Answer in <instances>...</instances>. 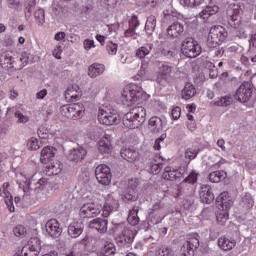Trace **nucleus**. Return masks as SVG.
<instances>
[{
    "mask_svg": "<svg viewBox=\"0 0 256 256\" xmlns=\"http://www.w3.org/2000/svg\"><path fill=\"white\" fill-rule=\"evenodd\" d=\"M122 199L124 201H135V191L130 190L129 192H126L125 194H123Z\"/></svg>",
    "mask_w": 256,
    "mask_h": 256,
    "instance_id": "61",
    "label": "nucleus"
},
{
    "mask_svg": "<svg viewBox=\"0 0 256 256\" xmlns=\"http://www.w3.org/2000/svg\"><path fill=\"white\" fill-rule=\"evenodd\" d=\"M172 73L173 66L168 64H161L158 68V71L156 72V83L162 85L163 87H165V85H169V83H171V79H173L171 76Z\"/></svg>",
    "mask_w": 256,
    "mask_h": 256,
    "instance_id": "7",
    "label": "nucleus"
},
{
    "mask_svg": "<svg viewBox=\"0 0 256 256\" xmlns=\"http://www.w3.org/2000/svg\"><path fill=\"white\" fill-rule=\"evenodd\" d=\"M161 169H163V164L150 163L149 171L153 175H159V173H161Z\"/></svg>",
    "mask_w": 256,
    "mask_h": 256,
    "instance_id": "52",
    "label": "nucleus"
},
{
    "mask_svg": "<svg viewBox=\"0 0 256 256\" xmlns=\"http://www.w3.org/2000/svg\"><path fill=\"white\" fill-rule=\"evenodd\" d=\"M14 117L18 119V123H27L29 121V117L23 115L19 110L15 112Z\"/></svg>",
    "mask_w": 256,
    "mask_h": 256,
    "instance_id": "57",
    "label": "nucleus"
},
{
    "mask_svg": "<svg viewBox=\"0 0 256 256\" xmlns=\"http://www.w3.org/2000/svg\"><path fill=\"white\" fill-rule=\"evenodd\" d=\"M118 239L120 243H131L135 239V234H133L131 229L126 228L122 231Z\"/></svg>",
    "mask_w": 256,
    "mask_h": 256,
    "instance_id": "39",
    "label": "nucleus"
},
{
    "mask_svg": "<svg viewBox=\"0 0 256 256\" xmlns=\"http://www.w3.org/2000/svg\"><path fill=\"white\" fill-rule=\"evenodd\" d=\"M98 152L101 155H109L113 152L112 138L109 134H104L97 143Z\"/></svg>",
    "mask_w": 256,
    "mask_h": 256,
    "instance_id": "14",
    "label": "nucleus"
},
{
    "mask_svg": "<svg viewBox=\"0 0 256 256\" xmlns=\"http://www.w3.org/2000/svg\"><path fill=\"white\" fill-rule=\"evenodd\" d=\"M48 184H49V180L47 178H41L37 182L31 179L28 182V188L31 191H43V189H45V187H47Z\"/></svg>",
    "mask_w": 256,
    "mask_h": 256,
    "instance_id": "29",
    "label": "nucleus"
},
{
    "mask_svg": "<svg viewBox=\"0 0 256 256\" xmlns=\"http://www.w3.org/2000/svg\"><path fill=\"white\" fill-rule=\"evenodd\" d=\"M254 205L255 201H253L251 194H245V196L242 198V201L240 202V207H242L244 211H249Z\"/></svg>",
    "mask_w": 256,
    "mask_h": 256,
    "instance_id": "42",
    "label": "nucleus"
},
{
    "mask_svg": "<svg viewBox=\"0 0 256 256\" xmlns=\"http://www.w3.org/2000/svg\"><path fill=\"white\" fill-rule=\"evenodd\" d=\"M119 198L115 193H110L105 197V202L102 207V216L109 217L111 213H115V211H119Z\"/></svg>",
    "mask_w": 256,
    "mask_h": 256,
    "instance_id": "8",
    "label": "nucleus"
},
{
    "mask_svg": "<svg viewBox=\"0 0 256 256\" xmlns=\"http://www.w3.org/2000/svg\"><path fill=\"white\" fill-rule=\"evenodd\" d=\"M171 116H172V119L177 121V119H179L181 117V107H179V106L174 107L172 109Z\"/></svg>",
    "mask_w": 256,
    "mask_h": 256,
    "instance_id": "59",
    "label": "nucleus"
},
{
    "mask_svg": "<svg viewBox=\"0 0 256 256\" xmlns=\"http://www.w3.org/2000/svg\"><path fill=\"white\" fill-rule=\"evenodd\" d=\"M252 95L253 88L249 82H243L236 91V98L240 103H247L251 100Z\"/></svg>",
    "mask_w": 256,
    "mask_h": 256,
    "instance_id": "11",
    "label": "nucleus"
},
{
    "mask_svg": "<svg viewBox=\"0 0 256 256\" xmlns=\"http://www.w3.org/2000/svg\"><path fill=\"white\" fill-rule=\"evenodd\" d=\"M87 156V150H85L84 148H75L71 151L69 157L72 161H83V159H85V157Z\"/></svg>",
    "mask_w": 256,
    "mask_h": 256,
    "instance_id": "35",
    "label": "nucleus"
},
{
    "mask_svg": "<svg viewBox=\"0 0 256 256\" xmlns=\"http://www.w3.org/2000/svg\"><path fill=\"white\" fill-rule=\"evenodd\" d=\"M139 206H133L129 211L127 221L130 225L135 226L139 224Z\"/></svg>",
    "mask_w": 256,
    "mask_h": 256,
    "instance_id": "38",
    "label": "nucleus"
},
{
    "mask_svg": "<svg viewBox=\"0 0 256 256\" xmlns=\"http://www.w3.org/2000/svg\"><path fill=\"white\" fill-rule=\"evenodd\" d=\"M160 53L164 55V57H173V51L169 48V42H165L161 45Z\"/></svg>",
    "mask_w": 256,
    "mask_h": 256,
    "instance_id": "49",
    "label": "nucleus"
},
{
    "mask_svg": "<svg viewBox=\"0 0 256 256\" xmlns=\"http://www.w3.org/2000/svg\"><path fill=\"white\" fill-rule=\"evenodd\" d=\"M9 187V182L3 183V185L0 188V197H3L7 209L10 211V213H15V206L13 205V196L9 191Z\"/></svg>",
    "mask_w": 256,
    "mask_h": 256,
    "instance_id": "15",
    "label": "nucleus"
},
{
    "mask_svg": "<svg viewBox=\"0 0 256 256\" xmlns=\"http://www.w3.org/2000/svg\"><path fill=\"white\" fill-rule=\"evenodd\" d=\"M195 95H197V89H195V86L191 82H187L181 92L182 99L189 101V99H193Z\"/></svg>",
    "mask_w": 256,
    "mask_h": 256,
    "instance_id": "28",
    "label": "nucleus"
},
{
    "mask_svg": "<svg viewBox=\"0 0 256 256\" xmlns=\"http://www.w3.org/2000/svg\"><path fill=\"white\" fill-rule=\"evenodd\" d=\"M117 44L110 42L107 44L106 49L109 53V55H117Z\"/></svg>",
    "mask_w": 256,
    "mask_h": 256,
    "instance_id": "58",
    "label": "nucleus"
},
{
    "mask_svg": "<svg viewBox=\"0 0 256 256\" xmlns=\"http://www.w3.org/2000/svg\"><path fill=\"white\" fill-rule=\"evenodd\" d=\"M151 51H153V43H146L136 50L135 55L138 59H145Z\"/></svg>",
    "mask_w": 256,
    "mask_h": 256,
    "instance_id": "34",
    "label": "nucleus"
},
{
    "mask_svg": "<svg viewBox=\"0 0 256 256\" xmlns=\"http://www.w3.org/2000/svg\"><path fill=\"white\" fill-rule=\"evenodd\" d=\"M83 233V224L79 222H72L68 226V235L72 239H77Z\"/></svg>",
    "mask_w": 256,
    "mask_h": 256,
    "instance_id": "30",
    "label": "nucleus"
},
{
    "mask_svg": "<svg viewBox=\"0 0 256 256\" xmlns=\"http://www.w3.org/2000/svg\"><path fill=\"white\" fill-rule=\"evenodd\" d=\"M26 147L28 151H39L41 149V143H39V139L36 137H31L28 139Z\"/></svg>",
    "mask_w": 256,
    "mask_h": 256,
    "instance_id": "45",
    "label": "nucleus"
},
{
    "mask_svg": "<svg viewBox=\"0 0 256 256\" xmlns=\"http://www.w3.org/2000/svg\"><path fill=\"white\" fill-rule=\"evenodd\" d=\"M184 31H185V26H183V24H181L179 21L172 23L167 28V33L169 37H172V39H177V37H181Z\"/></svg>",
    "mask_w": 256,
    "mask_h": 256,
    "instance_id": "22",
    "label": "nucleus"
},
{
    "mask_svg": "<svg viewBox=\"0 0 256 256\" xmlns=\"http://www.w3.org/2000/svg\"><path fill=\"white\" fill-rule=\"evenodd\" d=\"M226 15L229 21H231V25H233L235 29L239 28L241 25V7L235 4L229 6Z\"/></svg>",
    "mask_w": 256,
    "mask_h": 256,
    "instance_id": "13",
    "label": "nucleus"
},
{
    "mask_svg": "<svg viewBox=\"0 0 256 256\" xmlns=\"http://www.w3.org/2000/svg\"><path fill=\"white\" fill-rule=\"evenodd\" d=\"M225 208H219V211L216 213L217 222L220 225H225L227 219H229V210L233 207V202L224 203Z\"/></svg>",
    "mask_w": 256,
    "mask_h": 256,
    "instance_id": "20",
    "label": "nucleus"
},
{
    "mask_svg": "<svg viewBox=\"0 0 256 256\" xmlns=\"http://www.w3.org/2000/svg\"><path fill=\"white\" fill-rule=\"evenodd\" d=\"M101 4L109 9H115L117 7V0H100Z\"/></svg>",
    "mask_w": 256,
    "mask_h": 256,
    "instance_id": "54",
    "label": "nucleus"
},
{
    "mask_svg": "<svg viewBox=\"0 0 256 256\" xmlns=\"http://www.w3.org/2000/svg\"><path fill=\"white\" fill-rule=\"evenodd\" d=\"M109 221L101 218H96L92 220L89 224L90 229H96L98 233H107V226Z\"/></svg>",
    "mask_w": 256,
    "mask_h": 256,
    "instance_id": "25",
    "label": "nucleus"
},
{
    "mask_svg": "<svg viewBox=\"0 0 256 256\" xmlns=\"http://www.w3.org/2000/svg\"><path fill=\"white\" fill-rule=\"evenodd\" d=\"M162 177L165 181H177L183 177V173L173 166H166Z\"/></svg>",
    "mask_w": 256,
    "mask_h": 256,
    "instance_id": "18",
    "label": "nucleus"
},
{
    "mask_svg": "<svg viewBox=\"0 0 256 256\" xmlns=\"http://www.w3.org/2000/svg\"><path fill=\"white\" fill-rule=\"evenodd\" d=\"M148 128L152 133H161L163 131V120L157 116L151 117L148 122Z\"/></svg>",
    "mask_w": 256,
    "mask_h": 256,
    "instance_id": "27",
    "label": "nucleus"
},
{
    "mask_svg": "<svg viewBox=\"0 0 256 256\" xmlns=\"http://www.w3.org/2000/svg\"><path fill=\"white\" fill-rule=\"evenodd\" d=\"M116 252L117 248L115 247V244L109 241L105 242L101 249V255L103 256L115 255Z\"/></svg>",
    "mask_w": 256,
    "mask_h": 256,
    "instance_id": "40",
    "label": "nucleus"
},
{
    "mask_svg": "<svg viewBox=\"0 0 256 256\" xmlns=\"http://www.w3.org/2000/svg\"><path fill=\"white\" fill-rule=\"evenodd\" d=\"M46 232L50 237L57 238L59 235H61V226L59 224V221L55 219H51L46 223Z\"/></svg>",
    "mask_w": 256,
    "mask_h": 256,
    "instance_id": "21",
    "label": "nucleus"
},
{
    "mask_svg": "<svg viewBox=\"0 0 256 256\" xmlns=\"http://www.w3.org/2000/svg\"><path fill=\"white\" fill-rule=\"evenodd\" d=\"M40 251H41V246H39V242L37 241V239L32 238L28 242V246L24 247L23 256H39Z\"/></svg>",
    "mask_w": 256,
    "mask_h": 256,
    "instance_id": "19",
    "label": "nucleus"
},
{
    "mask_svg": "<svg viewBox=\"0 0 256 256\" xmlns=\"http://www.w3.org/2000/svg\"><path fill=\"white\" fill-rule=\"evenodd\" d=\"M39 139L47 140L49 139V131L45 127H40L37 131Z\"/></svg>",
    "mask_w": 256,
    "mask_h": 256,
    "instance_id": "55",
    "label": "nucleus"
},
{
    "mask_svg": "<svg viewBox=\"0 0 256 256\" xmlns=\"http://www.w3.org/2000/svg\"><path fill=\"white\" fill-rule=\"evenodd\" d=\"M227 30L223 26H213L208 35L207 45L210 49H215L219 47V45H223L225 43L227 36Z\"/></svg>",
    "mask_w": 256,
    "mask_h": 256,
    "instance_id": "5",
    "label": "nucleus"
},
{
    "mask_svg": "<svg viewBox=\"0 0 256 256\" xmlns=\"http://www.w3.org/2000/svg\"><path fill=\"white\" fill-rule=\"evenodd\" d=\"M31 54L27 52H22L19 54L13 51H6L0 56V64L3 69H14V71H19L29 65L31 61Z\"/></svg>",
    "mask_w": 256,
    "mask_h": 256,
    "instance_id": "1",
    "label": "nucleus"
},
{
    "mask_svg": "<svg viewBox=\"0 0 256 256\" xmlns=\"http://www.w3.org/2000/svg\"><path fill=\"white\" fill-rule=\"evenodd\" d=\"M64 95H65V99H68V101H78L79 86L78 85L68 86Z\"/></svg>",
    "mask_w": 256,
    "mask_h": 256,
    "instance_id": "33",
    "label": "nucleus"
},
{
    "mask_svg": "<svg viewBox=\"0 0 256 256\" xmlns=\"http://www.w3.org/2000/svg\"><path fill=\"white\" fill-rule=\"evenodd\" d=\"M217 244L221 251L229 252L237 247V240L233 237L221 236L218 238Z\"/></svg>",
    "mask_w": 256,
    "mask_h": 256,
    "instance_id": "16",
    "label": "nucleus"
},
{
    "mask_svg": "<svg viewBox=\"0 0 256 256\" xmlns=\"http://www.w3.org/2000/svg\"><path fill=\"white\" fill-rule=\"evenodd\" d=\"M156 27H157V18L154 15L148 16L145 24V31L147 35H153Z\"/></svg>",
    "mask_w": 256,
    "mask_h": 256,
    "instance_id": "37",
    "label": "nucleus"
},
{
    "mask_svg": "<svg viewBox=\"0 0 256 256\" xmlns=\"http://www.w3.org/2000/svg\"><path fill=\"white\" fill-rule=\"evenodd\" d=\"M120 155L125 159V161H128V163H135V161H139V152L131 148L122 149Z\"/></svg>",
    "mask_w": 256,
    "mask_h": 256,
    "instance_id": "26",
    "label": "nucleus"
},
{
    "mask_svg": "<svg viewBox=\"0 0 256 256\" xmlns=\"http://www.w3.org/2000/svg\"><path fill=\"white\" fill-rule=\"evenodd\" d=\"M105 73V65L99 64V63H93L88 68V75L92 79H95V77H99V75H103Z\"/></svg>",
    "mask_w": 256,
    "mask_h": 256,
    "instance_id": "31",
    "label": "nucleus"
},
{
    "mask_svg": "<svg viewBox=\"0 0 256 256\" xmlns=\"http://www.w3.org/2000/svg\"><path fill=\"white\" fill-rule=\"evenodd\" d=\"M199 195L202 203H206L207 205H210V203H213V201H215V195L211 191V186H209L208 184H202L200 186Z\"/></svg>",
    "mask_w": 256,
    "mask_h": 256,
    "instance_id": "17",
    "label": "nucleus"
},
{
    "mask_svg": "<svg viewBox=\"0 0 256 256\" xmlns=\"http://www.w3.org/2000/svg\"><path fill=\"white\" fill-rule=\"evenodd\" d=\"M199 174H197V172L195 171H192L188 177H186L184 179L185 183H189L191 185H195V183H197V177H198Z\"/></svg>",
    "mask_w": 256,
    "mask_h": 256,
    "instance_id": "53",
    "label": "nucleus"
},
{
    "mask_svg": "<svg viewBox=\"0 0 256 256\" xmlns=\"http://www.w3.org/2000/svg\"><path fill=\"white\" fill-rule=\"evenodd\" d=\"M95 175L100 185H111L113 175L111 174V168H109V166L105 164L98 165L95 169Z\"/></svg>",
    "mask_w": 256,
    "mask_h": 256,
    "instance_id": "9",
    "label": "nucleus"
},
{
    "mask_svg": "<svg viewBox=\"0 0 256 256\" xmlns=\"http://www.w3.org/2000/svg\"><path fill=\"white\" fill-rule=\"evenodd\" d=\"M147 110L143 106L131 108L122 118V123L126 129H139L145 123Z\"/></svg>",
    "mask_w": 256,
    "mask_h": 256,
    "instance_id": "2",
    "label": "nucleus"
},
{
    "mask_svg": "<svg viewBox=\"0 0 256 256\" xmlns=\"http://www.w3.org/2000/svg\"><path fill=\"white\" fill-rule=\"evenodd\" d=\"M198 154H199V152L197 150H193L191 148H188L185 151V159H189V161H193V159H195Z\"/></svg>",
    "mask_w": 256,
    "mask_h": 256,
    "instance_id": "56",
    "label": "nucleus"
},
{
    "mask_svg": "<svg viewBox=\"0 0 256 256\" xmlns=\"http://www.w3.org/2000/svg\"><path fill=\"white\" fill-rule=\"evenodd\" d=\"M73 115L72 119L77 121V119H81L85 115V105L83 103H74L73 104Z\"/></svg>",
    "mask_w": 256,
    "mask_h": 256,
    "instance_id": "41",
    "label": "nucleus"
},
{
    "mask_svg": "<svg viewBox=\"0 0 256 256\" xmlns=\"http://www.w3.org/2000/svg\"><path fill=\"white\" fill-rule=\"evenodd\" d=\"M83 45H84V49L86 51H89L90 49H93V47H95V41L91 39H86L84 40Z\"/></svg>",
    "mask_w": 256,
    "mask_h": 256,
    "instance_id": "63",
    "label": "nucleus"
},
{
    "mask_svg": "<svg viewBox=\"0 0 256 256\" xmlns=\"http://www.w3.org/2000/svg\"><path fill=\"white\" fill-rule=\"evenodd\" d=\"M61 53H63L62 46L58 45L53 50L52 55H53V57H55V59H61Z\"/></svg>",
    "mask_w": 256,
    "mask_h": 256,
    "instance_id": "64",
    "label": "nucleus"
},
{
    "mask_svg": "<svg viewBox=\"0 0 256 256\" xmlns=\"http://www.w3.org/2000/svg\"><path fill=\"white\" fill-rule=\"evenodd\" d=\"M199 247V239L197 237H190L185 241L180 249L181 256L195 255V249Z\"/></svg>",
    "mask_w": 256,
    "mask_h": 256,
    "instance_id": "12",
    "label": "nucleus"
},
{
    "mask_svg": "<svg viewBox=\"0 0 256 256\" xmlns=\"http://www.w3.org/2000/svg\"><path fill=\"white\" fill-rule=\"evenodd\" d=\"M74 110L75 108H73V104H67L61 107L60 113L63 117H66V119H73L75 117L73 114Z\"/></svg>",
    "mask_w": 256,
    "mask_h": 256,
    "instance_id": "43",
    "label": "nucleus"
},
{
    "mask_svg": "<svg viewBox=\"0 0 256 256\" xmlns=\"http://www.w3.org/2000/svg\"><path fill=\"white\" fill-rule=\"evenodd\" d=\"M55 153H57V149L53 146H46L40 152V161L44 165H47L50 159L55 157Z\"/></svg>",
    "mask_w": 256,
    "mask_h": 256,
    "instance_id": "23",
    "label": "nucleus"
},
{
    "mask_svg": "<svg viewBox=\"0 0 256 256\" xmlns=\"http://www.w3.org/2000/svg\"><path fill=\"white\" fill-rule=\"evenodd\" d=\"M145 97H147V93H145L143 88L135 83H131L123 88L120 99L123 105L131 107V105H135V103L143 101Z\"/></svg>",
    "mask_w": 256,
    "mask_h": 256,
    "instance_id": "3",
    "label": "nucleus"
},
{
    "mask_svg": "<svg viewBox=\"0 0 256 256\" xmlns=\"http://www.w3.org/2000/svg\"><path fill=\"white\" fill-rule=\"evenodd\" d=\"M34 19L37 25L41 26L45 23V10L39 8L34 12Z\"/></svg>",
    "mask_w": 256,
    "mask_h": 256,
    "instance_id": "47",
    "label": "nucleus"
},
{
    "mask_svg": "<svg viewBox=\"0 0 256 256\" xmlns=\"http://www.w3.org/2000/svg\"><path fill=\"white\" fill-rule=\"evenodd\" d=\"M46 175H59L63 171V163L59 160H52L46 167H45Z\"/></svg>",
    "mask_w": 256,
    "mask_h": 256,
    "instance_id": "24",
    "label": "nucleus"
},
{
    "mask_svg": "<svg viewBox=\"0 0 256 256\" xmlns=\"http://www.w3.org/2000/svg\"><path fill=\"white\" fill-rule=\"evenodd\" d=\"M217 202L220 203L221 209H225V203H233L229 196V192H222L217 198Z\"/></svg>",
    "mask_w": 256,
    "mask_h": 256,
    "instance_id": "46",
    "label": "nucleus"
},
{
    "mask_svg": "<svg viewBox=\"0 0 256 256\" xmlns=\"http://www.w3.org/2000/svg\"><path fill=\"white\" fill-rule=\"evenodd\" d=\"M99 213H101V206L93 202L83 204L80 208V217L84 219H92L93 217H97Z\"/></svg>",
    "mask_w": 256,
    "mask_h": 256,
    "instance_id": "10",
    "label": "nucleus"
},
{
    "mask_svg": "<svg viewBox=\"0 0 256 256\" xmlns=\"http://www.w3.org/2000/svg\"><path fill=\"white\" fill-rule=\"evenodd\" d=\"M128 187L129 189H131V191H135L137 187H139V179L137 178L130 179L128 182Z\"/></svg>",
    "mask_w": 256,
    "mask_h": 256,
    "instance_id": "60",
    "label": "nucleus"
},
{
    "mask_svg": "<svg viewBox=\"0 0 256 256\" xmlns=\"http://www.w3.org/2000/svg\"><path fill=\"white\" fill-rule=\"evenodd\" d=\"M223 179H225L224 171L217 170L209 174V180L211 183H220V181H223Z\"/></svg>",
    "mask_w": 256,
    "mask_h": 256,
    "instance_id": "44",
    "label": "nucleus"
},
{
    "mask_svg": "<svg viewBox=\"0 0 256 256\" xmlns=\"http://www.w3.org/2000/svg\"><path fill=\"white\" fill-rule=\"evenodd\" d=\"M181 3L186 7H199L205 3V0H181Z\"/></svg>",
    "mask_w": 256,
    "mask_h": 256,
    "instance_id": "50",
    "label": "nucleus"
},
{
    "mask_svg": "<svg viewBox=\"0 0 256 256\" xmlns=\"http://www.w3.org/2000/svg\"><path fill=\"white\" fill-rule=\"evenodd\" d=\"M15 237H25L27 235V228L21 224L13 228Z\"/></svg>",
    "mask_w": 256,
    "mask_h": 256,
    "instance_id": "48",
    "label": "nucleus"
},
{
    "mask_svg": "<svg viewBox=\"0 0 256 256\" xmlns=\"http://www.w3.org/2000/svg\"><path fill=\"white\" fill-rule=\"evenodd\" d=\"M232 101L231 96H223L210 102V107H229Z\"/></svg>",
    "mask_w": 256,
    "mask_h": 256,
    "instance_id": "36",
    "label": "nucleus"
},
{
    "mask_svg": "<svg viewBox=\"0 0 256 256\" xmlns=\"http://www.w3.org/2000/svg\"><path fill=\"white\" fill-rule=\"evenodd\" d=\"M219 13V6L217 5H208L199 13L200 19H209L212 15H217Z\"/></svg>",
    "mask_w": 256,
    "mask_h": 256,
    "instance_id": "32",
    "label": "nucleus"
},
{
    "mask_svg": "<svg viewBox=\"0 0 256 256\" xmlns=\"http://www.w3.org/2000/svg\"><path fill=\"white\" fill-rule=\"evenodd\" d=\"M171 253H173V250L170 247L162 246L157 250L156 256H171Z\"/></svg>",
    "mask_w": 256,
    "mask_h": 256,
    "instance_id": "51",
    "label": "nucleus"
},
{
    "mask_svg": "<svg viewBox=\"0 0 256 256\" xmlns=\"http://www.w3.org/2000/svg\"><path fill=\"white\" fill-rule=\"evenodd\" d=\"M98 121L101 125H117L121 121L119 110L113 107H104L98 110Z\"/></svg>",
    "mask_w": 256,
    "mask_h": 256,
    "instance_id": "4",
    "label": "nucleus"
},
{
    "mask_svg": "<svg viewBox=\"0 0 256 256\" xmlns=\"http://www.w3.org/2000/svg\"><path fill=\"white\" fill-rule=\"evenodd\" d=\"M181 51L185 57L195 59V57H199L201 55L202 48L197 40L188 38L183 41Z\"/></svg>",
    "mask_w": 256,
    "mask_h": 256,
    "instance_id": "6",
    "label": "nucleus"
},
{
    "mask_svg": "<svg viewBox=\"0 0 256 256\" xmlns=\"http://www.w3.org/2000/svg\"><path fill=\"white\" fill-rule=\"evenodd\" d=\"M129 27L132 29H137V27H139V19L136 15H132L131 19L129 20Z\"/></svg>",
    "mask_w": 256,
    "mask_h": 256,
    "instance_id": "62",
    "label": "nucleus"
}]
</instances>
